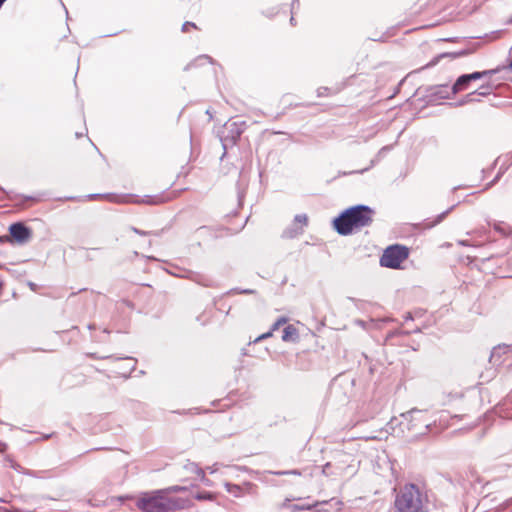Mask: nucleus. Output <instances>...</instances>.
<instances>
[{
  "instance_id": "obj_16",
  "label": "nucleus",
  "mask_w": 512,
  "mask_h": 512,
  "mask_svg": "<svg viewBox=\"0 0 512 512\" xmlns=\"http://www.w3.org/2000/svg\"><path fill=\"white\" fill-rule=\"evenodd\" d=\"M190 279L195 281L196 283L201 284L206 287L211 286V284H212L211 279H209L203 275H200V274H192L190 276Z\"/></svg>"
},
{
  "instance_id": "obj_10",
  "label": "nucleus",
  "mask_w": 512,
  "mask_h": 512,
  "mask_svg": "<svg viewBox=\"0 0 512 512\" xmlns=\"http://www.w3.org/2000/svg\"><path fill=\"white\" fill-rule=\"evenodd\" d=\"M470 83L471 81L469 80L467 74L459 76L451 87V94L455 95L461 91L466 90Z\"/></svg>"
},
{
  "instance_id": "obj_37",
  "label": "nucleus",
  "mask_w": 512,
  "mask_h": 512,
  "mask_svg": "<svg viewBox=\"0 0 512 512\" xmlns=\"http://www.w3.org/2000/svg\"><path fill=\"white\" fill-rule=\"evenodd\" d=\"M29 286L32 290H35L36 285L32 282L29 283Z\"/></svg>"
},
{
  "instance_id": "obj_39",
  "label": "nucleus",
  "mask_w": 512,
  "mask_h": 512,
  "mask_svg": "<svg viewBox=\"0 0 512 512\" xmlns=\"http://www.w3.org/2000/svg\"><path fill=\"white\" fill-rule=\"evenodd\" d=\"M436 64V61H432L431 63L428 64V66H433Z\"/></svg>"
},
{
  "instance_id": "obj_21",
  "label": "nucleus",
  "mask_w": 512,
  "mask_h": 512,
  "mask_svg": "<svg viewBox=\"0 0 512 512\" xmlns=\"http://www.w3.org/2000/svg\"><path fill=\"white\" fill-rule=\"evenodd\" d=\"M474 96H476V92H471V93L465 95V97L458 102V105L462 106L464 104L474 102Z\"/></svg>"
},
{
  "instance_id": "obj_12",
  "label": "nucleus",
  "mask_w": 512,
  "mask_h": 512,
  "mask_svg": "<svg viewBox=\"0 0 512 512\" xmlns=\"http://www.w3.org/2000/svg\"><path fill=\"white\" fill-rule=\"evenodd\" d=\"M299 337L298 330L294 325H287L283 329L282 340L285 342H295Z\"/></svg>"
},
{
  "instance_id": "obj_9",
  "label": "nucleus",
  "mask_w": 512,
  "mask_h": 512,
  "mask_svg": "<svg viewBox=\"0 0 512 512\" xmlns=\"http://www.w3.org/2000/svg\"><path fill=\"white\" fill-rule=\"evenodd\" d=\"M254 487L255 485L249 482L245 483L243 486L232 483H225L226 491L234 497H242L247 493H251Z\"/></svg>"
},
{
  "instance_id": "obj_24",
  "label": "nucleus",
  "mask_w": 512,
  "mask_h": 512,
  "mask_svg": "<svg viewBox=\"0 0 512 512\" xmlns=\"http://www.w3.org/2000/svg\"><path fill=\"white\" fill-rule=\"evenodd\" d=\"M287 318L280 317L271 327V331H276L281 325L286 324Z\"/></svg>"
},
{
  "instance_id": "obj_8",
  "label": "nucleus",
  "mask_w": 512,
  "mask_h": 512,
  "mask_svg": "<svg viewBox=\"0 0 512 512\" xmlns=\"http://www.w3.org/2000/svg\"><path fill=\"white\" fill-rule=\"evenodd\" d=\"M308 225V216L306 214H297L293 222L282 233L283 238L293 239L304 232V227Z\"/></svg>"
},
{
  "instance_id": "obj_42",
  "label": "nucleus",
  "mask_w": 512,
  "mask_h": 512,
  "mask_svg": "<svg viewBox=\"0 0 512 512\" xmlns=\"http://www.w3.org/2000/svg\"><path fill=\"white\" fill-rule=\"evenodd\" d=\"M81 136H82V134H80V133H76V137H77V138H79V137H81Z\"/></svg>"
},
{
  "instance_id": "obj_1",
  "label": "nucleus",
  "mask_w": 512,
  "mask_h": 512,
  "mask_svg": "<svg viewBox=\"0 0 512 512\" xmlns=\"http://www.w3.org/2000/svg\"><path fill=\"white\" fill-rule=\"evenodd\" d=\"M135 506L141 512H174L190 507V500L166 495V490H153L140 493Z\"/></svg>"
},
{
  "instance_id": "obj_38",
  "label": "nucleus",
  "mask_w": 512,
  "mask_h": 512,
  "mask_svg": "<svg viewBox=\"0 0 512 512\" xmlns=\"http://www.w3.org/2000/svg\"><path fill=\"white\" fill-rule=\"evenodd\" d=\"M495 229H496V230H498V231H500V232H503V231H502V229H501V227H499L498 225H495Z\"/></svg>"
},
{
  "instance_id": "obj_25",
  "label": "nucleus",
  "mask_w": 512,
  "mask_h": 512,
  "mask_svg": "<svg viewBox=\"0 0 512 512\" xmlns=\"http://www.w3.org/2000/svg\"><path fill=\"white\" fill-rule=\"evenodd\" d=\"M452 209H453V207H451L448 210L444 211L443 213L439 214L437 216L436 220L430 225V227L440 223Z\"/></svg>"
},
{
  "instance_id": "obj_26",
  "label": "nucleus",
  "mask_w": 512,
  "mask_h": 512,
  "mask_svg": "<svg viewBox=\"0 0 512 512\" xmlns=\"http://www.w3.org/2000/svg\"><path fill=\"white\" fill-rule=\"evenodd\" d=\"M467 54H468V52L466 50H462L460 52H455V53H445V54L441 55V57L451 56L452 58H458V57H461V56H464Z\"/></svg>"
},
{
  "instance_id": "obj_14",
  "label": "nucleus",
  "mask_w": 512,
  "mask_h": 512,
  "mask_svg": "<svg viewBox=\"0 0 512 512\" xmlns=\"http://www.w3.org/2000/svg\"><path fill=\"white\" fill-rule=\"evenodd\" d=\"M166 201H167V198L164 195H155V196L146 195L139 202L148 204V205H158V204L164 203Z\"/></svg>"
},
{
  "instance_id": "obj_2",
  "label": "nucleus",
  "mask_w": 512,
  "mask_h": 512,
  "mask_svg": "<svg viewBox=\"0 0 512 512\" xmlns=\"http://www.w3.org/2000/svg\"><path fill=\"white\" fill-rule=\"evenodd\" d=\"M375 211L367 205H356L344 210L333 220L334 229L338 234L347 236L373 222Z\"/></svg>"
},
{
  "instance_id": "obj_29",
  "label": "nucleus",
  "mask_w": 512,
  "mask_h": 512,
  "mask_svg": "<svg viewBox=\"0 0 512 512\" xmlns=\"http://www.w3.org/2000/svg\"><path fill=\"white\" fill-rule=\"evenodd\" d=\"M271 335H272V331L270 330L269 332L264 333V334L260 335L259 337H257L254 342H258V341H260L262 339L268 338Z\"/></svg>"
},
{
  "instance_id": "obj_22",
  "label": "nucleus",
  "mask_w": 512,
  "mask_h": 512,
  "mask_svg": "<svg viewBox=\"0 0 512 512\" xmlns=\"http://www.w3.org/2000/svg\"><path fill=\"white\" fill-rule=\"evenodd\" d=\"M273 474L275 475H301V472L297 469H293V470H286V471H277V472H273Z\"/></svg>"
},
{
  "instance_id": "obj_35",
  "label": "nucleus",
  "mask_w": 512,
  "mask_h": 512,
  "mask_svg": "<svg viewBox=\"0 0 512 512\" xmlns=\"http://www.w3.org/2000/svg\"><path fill=\"white\" fill-rule=\"evenodd\" d=\"M101 196H102V195H100V194H92V195H89V197H90L91 199H95V198H98V197H101Z\"/></svg>"
},
{
  "instance_id": "obj_32",
  "label": "nucleus",
  "mask_w": 512,
  "mask_h": 512,
  "mask_svg": "<svg viewBox=\"0 0 512 512\" xmlns=\"http://www.w3.org/2000/svg\"><path fill=\"white\" fill-rule=\"evenodd\" d=\"M404 319H405V321L412 320L413 318H412L411 313H407V314L404 316Z\"/></svg>"
},
{
  "instance_id": "obj_6",
  "label": "nucleus",
  "mask_w": 512,
  "mask_h": 512,
  "mask_svg": "<svg viewBox=\"0 0 512 512\" xmlns=\"http://www.w3.org/2000/svg\"><path fill=\"white\" fill-rule=\"evenodd\" d=\"M427 411L413 408L407 412L401 414V417L408 422L407 428L409 430H416L419 427H423L425 431L429 430L430 423L426 419Z\"/></svg>"
},
{
  "instance_id": "obj_41",
  "label": "nucleus",
  "mask_w": 512,
  "mask_h": 512,
  "mask_svg": "<svg viewBox=\"0 0 512 512\" xmlns=\"http://www.w3.org/2000/svg\"><path fill=\"white\" fill-rule=\"evenodd\" d=\"M295 2H297V3H298V0H295V1L292 3V10L294 9Z\"/></svg>"
},
{
  "instance_id": "obj_30",
  "label": "nucleus",
  "mask_w": 512,
  "mask_h": 512,
  "mask_svg": "<svg viewBox=\"0 0 512 512\" xmlns=\"http://www.w3.org/2000/svg\"><path fill=\"white\" fill-rule=\"evenodd\" d=\"M390 149H391V146H384V147H382V148L379 150V152H378L377 156H378V157H381L382 155H384V154H385L387 151H389Z\"/></svg>"
},
{
  "instance_id": "obj_20",
  "label": "nucleus",
  "mask_w": 512,
  "mask_h": 512,
  "mask_svg": "<svg viewBox=\"0 0 512 512\" xmlns=\"http://www.w3.org/2000/svg\"><path fill=\"white\" fill-rule=\"evenodd\" d=\"M163 490H166V495L171 496V493L186 491L187 488L184 486L174 485V486L164 488Z\"/></svg>"
},
{
  "instance_id": "obj_4",
  "label": "nucleus",
  "mask_w": 512,
  "mask_h": 512,
  "mask_svg": "<svg viewBox=\"0 0 512 512\" xmlns=\"http://www.w3.org/2000/svg\"><path fill=\"white\" fill-rule=\"evenodd\" d=\"M409 253V248L404 245H390L384 250L380 258V265L386 268L399 269L401 264L409 257Z\"/></svg>"
},
{
  "instance_id": "obj_17",
  "label": "nucleus",
  "mask_w": 512,
  "mask_h": 512,
  "mask_svg": "<svg viewBox=\"0 0 512 512\" xmlns=\"http://www.w3.org/2000/svg\"><path fill=\"white\" fill-rule=\"evenodd\" d=\"M194 498L199 501H212L214 500V494L209 491H202L195 494Z\"/></svg>"
},
{
  "instance_id": "obj_33",
  "label": "nucleus",
  "mask_w": 512,
  "mask_h": 512,
  "mask_svg": "<svg viewBox=\"0 0 512 512\" xmlns=\"http://www.w3.org/2000/svg\"><path fill=\"white\" fill-rule=\"evenodd\" d=\"M215 466H216V464H215V465H213L212 467H208V470L210 471V473H214V472H216V470H217V469H216V467H215Z\"/></svg>"
},
{
  "instance_id": "obj_13",
  "label": "nucleus",
  "mask_w": 512,
  "mask_h": 512,
  "mask_svg": "<svg viewBox=\"0 0 512 512\" xmlns=\"http://www.w3.org/2000/svg\"><path fill=\"white\" fill-rule=\"evenodd\" d=\"M350 465H348L346 467L349 468ZM345 468L344 467H340V466H337L336 463L333 464L331 462H328L326 463L323 468H322V473L326 476H330V475H342L343 472H344Z\"/></svg>"
},
{
  "instance_id": "obj_5",
  "label": "nucleus",
  "mask_w": 512,
  "mask_h": 512,
  "mask_svg": "<svg viewBox=\"0 0 512 512\" xmlns=\"http://www.w3.org/2000/svg\"><path fill=\"white\" fill-rule=\"evenodd\" d=\"M245 129V121L226 122L222 131L220 132V140L224 150H226L229 146H234Z\"/></svg>"
},
{
  "instance_id": "obj_3",
  "label": "nucleus",
  "mask_w": 512,
  "mask_h": 512,
  "mask_svg": "<svg viewBox=\"0 0 512 512\" xmlns=\"http://www.w3.org/2000/svg\"><path fill=\"white\" fill-rule=\"evenodd\" d=\"M429 498L424 486L405 484L396 494L393 512H428Z\"/></svg>"
},
{
  "instance_id": "obj_27",
  "label": "nucleus",
  "mask_w": 512,
  "mask_h": 512,
  "mask_svg": "<svg viewBox=\"0 0 512 512\" xmlns=\"http://www.w3.org/2000/svg\"><path fill=\"white\" fill-rule=\"evenodd\" d=\"M131 231H133L134 233L138 234V235H141V236H147V235H151L153 234L152 232H149V231H144V230H141V229H138L134 226H132L131 228Z\"/></svg>"
},
{
  "instance_id": "obj_7",
  "label": "nucleus",
  "mask_w": 512,
  "mask_h": 512,
  "mask_svg": "<svg viewBox=\"0 0 512 512\" xmlns=\"http://www.w3.org/2000/svg\"><path fill=\"white\" fill-rule=\"evenodd\" d=\"M10 237L18 244L28 243L32 238V230L22 222H15L9 227Z\"/></svg>"
},
{
  "instance_id": "obj_23",
  "label": "nucleus",
  "mask_w": 512,
  "mask_h": 512,
  "mask_svg": "<svg viewBox=\"0 0 512 512\" xmlns=\"http://www.w3.org/2000/svg\"><path fill=\"white\" fill-rule=\"evenodd\" d=\"M235 293H239V294H253L255 293V290L253 289H243V290H240L238 288H234V289H231L228 294H235Z\"/></svg>"
},
{
  "instance_id": "obj_36",
  "label": "nucleus",
  "mask_w": 512,
  "mask_h": 512,
  "mask_svg": "<svg viewBox=\"0 0 512 512\" xmlns=\"http://www.w3.org/2000/svg\"><path fill=\"white\" fill-rule=\"evenodd\" d=\"M290 23H291V25H293V26L295 25V18H294V16H293V15H292V17L290 18Z\"/></svg>"
},
{
  "instance_id": "obj_34",
  "label": "nucleus",
  "mask_w": 512,
  "mask_h": 512,
  "mask_svg": "<svg viewBox=\"0 0 512 512\" xmlns=\"http://www.w3.org/2000/svg\"><path fill=\"white\" fill-rule=\"evenodd\" d=\"M7 240H9L8 236H0V242H5Z\"/></svg>"
},
{
  "instance_id": "obj_11",
  "label": "nucleus",
  "mask_w": 512,
  "mask_h": 512,
  "mask_svg": "<svg viewBox=\"0 0 512 512\" xmlns=\"http://www.w3.org/2000/svg\"><path fill=\"white\" fill-rule=\"evenodd\" d=\"M184 469L189 473L196 474L202 482L206 484L209 482V480L206 478L204 470L197 463L188 461L184 465Z\"/></svg>"
},
{
  "instance_id": "obj_40",
  "label": "nucleus",
  "mask_w": 512,
  "mask_h": 512,
  "mask_svg": "<svg viewBox=\"0 0 512 512\" xmlns=\"http://www.w3.org/2000/svg\"><path fill=\"white\" fill-rule=\"evenodd\" d=\"M6 0H0V8L2 7V5L4 4Z\"/></svg>"
},
{
  "instance_id": "obj_19",
  "label": "nucleus",
  "mask_w": 512,
  "mask_h": 512,
  "mask_svg": "<svg viewBox=\"0 0 512 512\" xmlns=\"http://www.w3.org/2000/svg\"><path fill=\"white\" fill-rule=\"evenodd\" d=\"M202 62H209V63H212V58L208 55H201L199 56L194 62L188 64L186 67H185V70H188L190 69L191 66H193L195 63H199V64H202Z\"/></svg>"
},
{
  "instance_id": "obj_18",
  "label": "nucleus",
  "mask_w": 512,
  "mask_h": 512,
  "mask_svg": "<svg viewBox=\"0 0 512 512\" xmlns=\"http://www.w3.org/2000/svg\"><path fill=\"white\" fill-rule=\"evenodd\" d=\"M478 96H487L492 92V86L490 84H484L479 87L478 90L475 91Z\"/></svg>"
},
{
  "instance_id": "obj_31",
  "label": "nucleus",
  "mask_w": 512,
  "mask_h": 512,
  "mask_svg": "<svg viewBox=\"0 0 512 512\" xmlns=\"http://www.w3.org/2000/svg\"><path fill=\"white\" fill-rule=\"evenodd\" d=\"M328 91L327 87H321L318 89V96H324L326 95V92Z\"/></svg>"
},
{
  "instance_id": "obj_28",
  "label": "nucleus",
  "mask_w": 512,
  "mask_h": 512,
  "mask_svg": "<svg viewBox=\"0 0 512 512\" xmlns=\"http://www.w3.org/2000/svg\"><path fill=\"white\" fill-rule=\"evenodd\" d=\"M190 27L197 29V26H196V24H195V23L187 21V22H185V23L182 25V31H183V32H187V31H188V29H190Z\"/></svg>"
},
{
  "instance_id": "obj_15",
  "label": "nucleus",
  "mask_w": 512,
  "mask_h": 512,
  "mask_svg": "<svg viewBox=\"0 0 512 512\" xmlns=\"http://www.w3.org/2000/svg\"><path fill=\"white\" fill-rule=\"evenodd\" d=\"M495 73H496V70L491 69V70H484V71H476V72L467 74V76H468L469 80L472 82V81L482 79L486 76H491Z\"/></svg>"
}]
</instances>
